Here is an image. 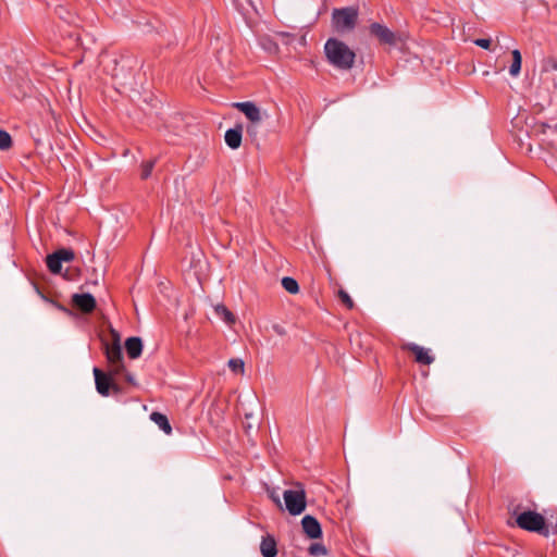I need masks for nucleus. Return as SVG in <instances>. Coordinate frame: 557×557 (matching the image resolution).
Instances as JSON below:
<instances>
[{
    "label": "nucleus",
    "mask_w": 557,
    "mask_h": 557,
    "mask_svg": "<svg viewBox=\"0 0 557 557\" xmlns=\"http://www.w3.org/2000/svg\"><path fill=\"white\" fill-rule=\"evenodd\" d=\"M327 62L337 70L348 71L355 64V52L343 41L329 38L324 45Z\"/></svg>",
    "instance_id": "nucleus-1"
},
{
    "label": "nucleus",
    "mask_w": 557,
    "mask_h": 557,
    "mask_svg": "<svg viewBox=\"0 0 557 557\" xmlns=\"http://www.w3.org/2000/svg\"><path fill=\"white\" fill-rule=\"evenodd\" d=\"M517 525L529 532H536L545 537L549 535V530L545 523V518L533 510H525L517 516Z\"/></svg>",
    "instance_id": "nucleus-2"
},
{
    "label": "nucleus",
    "mask_w": 557,
    "mask_h": 557,
    "mask_svg": "<svg viewBox=\"0 0 557 557\" xmlns=\"http://www.w3.org/2000/svg\"><path fill=\"white\" fill-rule=\"evenodd\" d=\"M358 11L351 7L335 9L332 13V24L337 33H347L355 28Z\"/></svg>",
    "instance_id": "nucleus-3"
},
{
    "label": "nucleus",
    "mask_w": 557,
    "mask_h": 557,
    "mask_svg": "<svg viewBox=\"0 0 557 557\" xmlns=\"http://www.w3.org/2000/svg\"><path fill=\"white\" fill-rule=\"evenodd\" d=\"M283 498L287 511L292 516H298L306 509V492L304 488L286 490L283 493Z\"/></svg>",
    "instance_id": "nucleus-4"
},
{
    "label": "nucleus",
    "mask_w": 557,
    "mask_h": 557,
    "mask_svg": "<svg viewBox=\"0 0 557 557\" xmlns=\"http://www.w3.org/2000/svg\"><path fill=\"white\" fill-rule=\"evenodd\" d=\"M92 372L95 376L96 389L101 396H109L110 391H112L114 394L121 392V388L110 374L104 373L99 368H94Z\"/></svg>",
    "instance_id": "nucleus-5"
},
{
    "label": "nucleus",
    "mask_w": 557,
    "mask_h": 557,
    "mask_svg": "<svg viewBox=\"0 0 557 557\" xmlns=\"http://www.w3.org/2000/svg\"><path fill=\"white\" fill-rule=\"evenodd\" d=\"M371 35L375 36L381 44L396 46L399 37L385 25L373 23L370 25Z\"/></svg>",
    "instance_id": "nucleus-6"
},
{
    "label": "nucleus",
    "mask_w": 557,
    "mask_h": 557,
    "mask_svg": "<svg viewBox=\"0 0 557 557\" xmlns=\"http://www.w3.org/2000/svg\"><path fill=\"white\" fill-rule=\"evenodd\" d=\"M234 107L245 114V116L253 124H258L263 119L261 110L251 101L236 102Z\"/></svg>",
    "instance_id": "nucleus-7"
},
{
    "label": "nucleus",
    "mask_w": 557,
    "mask_h": 557,
    "mask_svg": "<svg viewBox=\"0 0 557 557\" xmlns=\"http://www.w3.org/2000/svg\"><path fill=\"white\" fill-rule=\"evenodd\" d=\"M304 533L311 540L322 537V528L320 522L313 516L307 515L301 519Z\"/></svg>",
    "instance_id": "nucleus-8"
},
{
    "label": "nucleus",
    "mask_w": 557,
    "mask_h": 557,
    "mask_svg": "<svg viewBox=\"0 0 557 557\" xmlns=\"http://www.w3.org/2000/svg\"><path fill=\"white\" fill-rule=\"evenodd\" d=\"M404 349L411 351L418 363L429 366L434 361V357L431 355L430 349L419 346L418 344L408 343L404 346Z\"/></svg>",
    "instance_id": "nucleus-9"
},
{
    "label": "nucleus",
    "mask_w": 557,
    "mask_h": 557,
    "mask_svg": "<svg viewBox=\"0 0 557 557\" xmlns=\"http://www.w3.org/2000/svg\"><path fill=\"white\" fill-rule=\"evenodd\" d=\"M73 305L84 313H90L96 308V299L89 294H74L72 297Z\"/></svg>",
    "instance_id": "nucleus-10"
},
{
    "label": "nucleus",
    "mask_w": 557,
    "mask_h": 557,
    "mask_svg": "<svg viewBox=\"0 0 557 557\" xmlns=\"http://www.w3.org/2000/svg\"><path fill=\"white\" fill-rule=\"evenodd\" d=\"M260 553L262 557H276L277 556V543L273 535L265 534L261 539Z\"/></svg>",
    "instance_id": "nucleus-11"
},
{
    "label": "nucleus",
    "mask_w": 557,
    "mask_h": 557,
    "mask_svg": "<svg viewBox=\"0 0 557 557\" xmlns=\"http://www.w3.org/2000/svg\"><path fill=\"white\" fill-rule=\"evenodd\" d=\"M243 126L237 125L234 128H230L225 132V143L231 149H237L242 145Z\"/></svg>",
    "instance_id": "nucleus-12"
},
{
    "label": "nucleus",
    "mask_w": 557,
    "mask_h": 557,
    "mask_svg": "<svg viewBox=\"0 0 557 557\" xmlns=\"http://www.w3.org/2000/svg\"><path fill=\"white\" fill-rule=\"evenodd\" d=\"M125 349L129 358L136 359L141 355L143 342L139 337H129L125 342Z\"/></svg>",
    "instance_id": "nucleus-13"
},
{
    "label": "nucleus",
    "mask_w": 557,
    "mask_h": 557,
    "mask_svg": "<svg viewBox=\"0 0 557 557\" xmlns=\"http://www.w3.org/2000/svg\"><path fill=\"white\" fill-rule=\"evenodd\" d=\"M106 357L109 364L123 361L122 348L117 339L112 345L106 346Z\"/></svg>",
    "instance_id": "nucleus-14"
},
{
    "label": "nucleus",
    "mask_w": 557,
    "mask_h": 557,
    "mask_svg": "<svg viewBox=\"0 0 557 557\" xmlns=\"http://www.w3.org/2000/svg\"><path fill=\"white\" fill-rule=\"evenodd\" d=\"M150 419L151 421H153L159 428L160 430H162L165 434L170 435L172 433V428H171V424L169 422V419L166 418L165 414L161 413V412H158V411H153L151 414H150Z\"/></svg>",
    "instance_id": "nucleus-15"
},
{
    "label": "nucleus",
    "mask_w": 557,
    "mask_h": 557,
    "mask_svg": "<svg viewBox=\"0 0 557 557\" xmlns=\"http://www.w3.org/2000/svg\"><path fill=\"white\" fill-rule=\"evenodd\" d=\"M213 310L215 315L224 321L227 325L235 323V315L224 305H216L214 306Z\"/></svg>",
    "instance_id": "nucleus-16"
},
{
    "label": "nucleus",
    "mask_w": 557,
    "mask_h": 557,
    "mask_svg": "<svg viewBox=\"0 0 557 557\" xmlns=\"http://www.w3.org/2000/svg\"><path fill=\"white\" fill-rule=\"evenodd\" d=\"M512 62L509 67V73L511 76L517 77L521 71L522 57L521 52L518 49L511 51Z\"/></svg>",
    "instance_id": "nucleus-17"
},
{
    "label": "nucleus",
    "mask_w": 557,
    "mask_h": 557,
    "mask_svg": "<svg viewBox=\"0 0 557 557\" xmlns=\"http://www.w3.org/2000/svg\"><path fill=\"white\" fill-rule=\"evenodd\" d=\"M47 267L49 271L53 274H59L62 270V262L58 258V256L53 252L47 256Z\"/></svg>",
    "instance_id": "nucleus-18"
},
{
    "label": "nucleus",
    "mask_w": 557,
    "mask_h": 557,
    "mask_svg": "<svg viewBox=\"0 0 557 557\" xmlns=\"http://www.w3.org/2000/svg\"><path fill=\"white\" fill-rule=\"evenodd\" d=\"M282 286L289 294H297L299 292V285L297 281L290 276H285L282 278Z\"/></svg>",
    "instance_id": "nucleus-19"
},
{
    "label": "nucleus",
    "mask_w": 557,
    "mask_h": 557,
    "mask_svg": "<svg viewBox=\"0 0 557 557\" xmlns=\"http://www.w3.org/2000/svg\"><path fill=\"white\" fill-rule=\"evenodd\" d=\"M261 47L270 52V53H276L278 51V46L275 41H273L269 37H263L260 39Z\"/></svg>",
    "instance_id": "nucleus-20"
},
{
    "label": "nucleus",
    "mask_w": 557,
    "mask_h": 557,
    "mask_svg": "<svg viewBox=\"0 0 557 557\" xmlns=\"http://www.w3.org/2000/svg\"><path fill=\"white\" fill-rule=\"evenodd\" d=\"M54 253L58 256L61 262H71L74 259V251L69 248H61Z\"/></svg>",
    "instance_id": "nucleus-21"
},
{
    "label": "nucleus",
    "mask_w": 557,
    "mask_h": 557,
    "mask_svg": "<svg viewBox=\"0 0 557 557\" xmlns=\"http://www.w3.org/2000/svg\"><path fill=\"white\" fill-rule=\"evenodd\" d=\"M308 552L311 556H325L327 554L326 547L321 543H312Z\"/></svg>",
    "instance_id": "nucleus-22"
},
{
    "label": "nucleus",
    "mask_w": 557,
    "mask_h": 557,
    "mask_svg": "<svg viewBox=\"0 0 557 557\" xmlns=\"http://www.w3.org/2000/svg\"><path fill=\"white\" fill-rule=\"evenodd\" d=\"M227 366L234 373H244L245 371V363L239 358L230 359Z\"/></svg>",
    "instance_id": "nucleus-23"
},
{
    "label": "nucleus",
    "mask_w": 557,
    "mask_h": 557,
    "mask_svg": "<svg viewBox=\"0 0 557 557\" xmlns=\"http://www.w3.org/2000/svg\"><path fill=\"white\" fill-rule=\"evenodd\" d=\"M542 71L552 72L557 71V59L554 57H547L542 61Z\"/></svg>",
    "instance_id": "nucleus-24"
},
{
    "label": "nucleus",
    "mask_w": 557,
    "mask_h": 557,
    "mask_svg": "<svg viewBox=\"0 0 557 557\" xmlns=\"http://www.w3.org/2000/svg\"><path fill=\"white\" fill-rule=\"evenodd\" d=\"M12 146V138L5 131L0 129V150H8Z\"/></svg>",
    "instance_id": "nucleus-25"
},
{
    "label": "nucleus",
    "mask_w": 557,
    "mask_h": 557,
    "mask_svg": "<svg viewBox=\"0 0 557 557\" xmlns=\"http://www.w3.org/2000/svg\"><path fill=\"white\" fill-rule=\"evenodd\" d=\"M109 366H110V369H109L108 374H110L113 379L125 372V367H124L123 361H119L116 363H111Z\"/></svg>",
    "instance_id": "nucleus-26"
},
{
    "label": "nucleus",
    "mask_w": 557,
    "mask_h": 557,
    "mask_svg": "<svg viewBox=\"0 0 557 557\" xmlns=\"http://www.w3.org/2000/svg\"><path fill=\"white\" fill-rule=\"evenodd\" d=\"M338 297L348 309L354 308L355 304L347 292H345L344 289H339Z\"/></svg>",
    "instance_id": "nucleus-27"
},
{
    "label": "nucleus",
    "mask_w": 557,
    "mask_h": 557,
    "mask_svg": "<svg viewBox=\"0 0 557 557\" xmlns=\"http://www.w3.org/2000/svg\"><path fill=\"white\" fill-rule=\"evenodd\" d=\"M153 166H154V161H147V162L143 163L141 174H140L143 180H146L151 175Z\"/></svg>",
    "instance_id": "nucleus-28"
},
{
    "label": "nucleus",
    "mask_w": 557,
    "mask_h": 557,
    "mask_svg": "<svg viewBox=\"0 0 557 557\" xmlns=\"http://www.w3.org/2000/svg\"><path fill=\"white\" fill-rule=\"evenodd\" d=\"M276 36L285 45H289L295 39V35L287 33V32H278V33H276Z\"/></svg>",
    "instance_id": "nucleus-29"
},
{
    "label": "nucleus",
    "mask_w": 557,
    "mask_h": 557,
    "mask_svg": "<svg viewBox=\"0 0 557 557\" xmlns=\"http://www.w3.org/2000/svg\"><path fill=\"white\" fill-rule=\"evenodd\" d=\"M491 39H487V38H478L474 40V45H476L478 47H481L483 49H490L491 47Z\"/></svg>",
    "instance_id": "nucleus-30"
},
{
    "label": "nucleus",
    "mask_w": 557,
    "mask_h": 557,
    "mask_svg": "<svg viewBox=\"0 0 557 557\" xmlns=\"http://www.w3.org/2000/svg\"><path fill=\"white\" fill-rule=\"evenodd\" d=\"M272 329L277 335L284 336L286 334L285 329L278 324H274Z\"/></svg>",
    "instance_id": "nucleus-31"
},
{
    "label": "nucleus",
    "mask_w": 557,
    "mask_h": 557,
    "mask_svg": "<svg viewBox=\"0 0 557 557\" xmlns=\"http://www.w3.org/2000/svg\"><path fill=\"white\" fill-rule=\"evenodd\" d=\"M125 380L126 382H128L129 384L132 385H136V381H135V377L128 373V372H125Z\"/></svg>",
    "instance_id": "nucleus-32"
},
{
    "label": "nucleus",
    "mask_w": 557,
    "mask_h": 557,
    "mask_svg": "<svg viewBox=\"0 0 557 557\" xmlns=\"http://www.w3.org/2000/svg\"><path fill=\"white\" fill-rule=\"evenodd\" d=\"M63 14H64V11H63V9H62V8H60L59 15H60V17H62V18H64V20H65V17L63 16ZM66 21H67V22H71V20H70V18H66Z\"/></svg>",
    "instance_id": "nucleus-33"
},
{
    "label": "nucleus",
    "mask_w": 557,
    "mask_h": 557,
    "mask_svg": "<svg viewBox=\"0 0 557 557\" xmlns=\"http://www.w3.org/2000/svg\"><path fill=\"white\" fill-rule=\"evenodd\" d=\"M63 14H64V11H63V9H62V8H60L59 15H60V17H62V18H64V20H65V17L63 16ZM66 21H67V22H71V20H70V18H66Z\"/></svg>",
    "instance_id": "nucleus-34"
},
{
    "label": "nucleus",
    "mask_w": 557,
    "mask_h": 557,
    "mask_svg": "<svg viewBox=\"0 0 557 557\" xmlns=\"http://www.w3.org/2000/svg\"><path fill=\"white\" fill-rule=\"evenodd\" d=\"M247 132H248L249 134H256V129H255V127H252V126H248Z\"/></svg>",
    "instance_id": "nucleus-35"
},
{
    "label": "nucleus",
    "mask_w": 557,
    "mask_h": 557,
    "mask_svg": "<svg viewBox=\"0 0 557 557\" xmlns=\"http://www.w3.org/2000/svg\"><path fill=\"white\" fill-rule=\"evenodd\" d=\"M58 308H59L60 310L64 311V312H67V309H66L65 307L61 306V305H59V306H58Z\"/></svg>",
    "instance_id": "nucleus-36"
},
{
    "label": "nucleus",
    "mask_w": 557,
    "mask_h": 557,
    "mask_svg": "<svg viewBox=\"0 0 557 557\" xmlns=\"http://www.w3.org/2000/svg\"><path fill=\"white\" fill-rule=\"evenodd\" d=\"M556 129H557V123H556Z\"/></svg>",
    "instance_id": "nucleus-37"
}]
</instances>
